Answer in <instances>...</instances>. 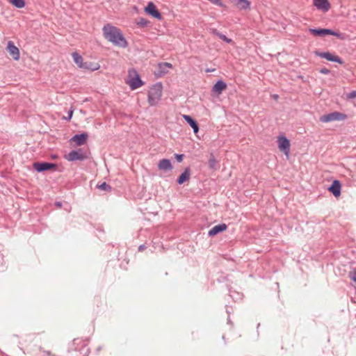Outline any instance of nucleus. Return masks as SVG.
Segmentation results:
<instances>
[{
  "label": "nucleus",
  "instance_id": "2f4dec72",
  "mask_svg": "<svg viewBox=\"0 0 356 356\" xmlns=\"http://www.w3.org/2000/svg\"><path fill=\"white\" fill-rule=\"evenodd\" d=\"M72 114H73V111H70V113H69V118L70 119L72 116Z\"/></svg>",
  "mask_w": 356,
  "mask_h": 356
},
{
  "label": "nucleus",
  "instance_id": "dca6fc26",
  "mask_svg": "<svg viewBox=\"0 0 356 356\" xmlns=\"http://www.w3.org/2000/svg\"><path fill=\"white\" fill-rule=\"evenodd\" d=\"M314 4L318 10L327 12L330 8L328 0H314Z\"/></svg>",
  "mask_w": 356,
  "mask_h": 356
},
{
  "label": "nucleus",
  "instance_id": "393cba45",
  "mask_svg": "<svg viewBox=\"0 0 356 356\" xmlns=\"http://www.w3.org/2000/svg\"><path fill=\"white\" fill-rule=\"evenodd\" d=\"M148 24H149V22L144 18H140L138 19V21L137 22V24L142 27L147 26Z\"/></svg>",
  "mask_w": 356,
  "mask_h": 356
},
{
  "label": "nucleus",
  "instance_id": "6e6552de",
  "mask_svg": "<svg viewBox=\"0 0 356 356\" xmlns=\"http://www.w3.org/2000/svg\"><path fill=\"white\" fill-rule=\"evenodd\" d=\"M86 157V154L81 149L72 151L64 156V158L68 161H82Z\"/></svg>",
  "mask_w": 356,
  "mask_h": 356
},
{
  "label": "nucleus",
  "instance_id": "39448f33",
  "mask_svg": "<svg viewBox=\"0 0 356 356\" xmlns=\"http://www.w3.org/2000/svg\"><path fill=\"white\" fill-rule=\"evenodd\" d=\"M309 31L314 36H325L327 35H334L340 40H344L346 38L345 34L339 32L334 31L328 29H309Z\"/></svg>",
  "mask_w": 356,
  "mask_h": 356
},
{
  "label": "nucleus",
  "instance_id": "5701e85b",
  "mask_svg": "<svg viewBox=\"0 0 356 356\" xmlns=\"http://www.w3.org/2000/svg\"><path fill=\"white\" fill-rule=\"evenodd\" d=\"M10 3L18 8H24L25 6L24 0H9Z\"/></svg>",
  "mask_w": 356,
  "mask_h": 356
},
{
  "label": "nucleus",
  "instance_id": "6ab92c4d",
  "mask_svg": "<svg viewBox=\"0 0 356 356\" xmlns=\"http://www.w3.org/2000/svg\"><path fill=\"white\" fill-rule=\"evenodd\" d=\"M88 134L84 133L80 135H75L73 136L70 141L74 142L76 145H82L86 143Z\"/></svg>",
  "mask_w": 356,
  "mask_h": 356
},
{
  "label": "nucleus",
  "instance_id": "f257e3e1",
  "mask_svg": "<svg viewBox=\"0 0 356 356\" xmlns=\"http://www.w3.org/2000/svg\"><path fill=\"white\" fill-rule=\"evenodd\" d=\"M102 31L104 38L114 46L122 49L129 46L128 41L119 28L107 24L102 28Z\"/></svg>",
  "mask_w": 356,
  "mask_h": 356
},
{
  "label": "nucleus",
  "instance_id": "c756f323",
  "mask_svg": "<svg viewBox=\"0 0 356 356\" xmlns=\"http://www.w3.org/2000/svg\"><path fill=\"white\" fill-rule=\"evenodd\" d=\"M320 72L322 74H327L330 73V70L327 68H323L320 70Z\"/></svg>",
  "mask_w": 356,
  "mask_h": 356
},
{
  "label": "nucleus",
  "instance_id": "20e7f679",
  "mask_svg": "<svg viewBox=\"0 0 356 356\" xmlns=\"http://www.w3.org/2000/svg\"><path fill=\"white\" fill-rule=\"evenodd\" d=\"M74 62L77 65L79 68L90 70H97L99 68L98 63L92 64V63H84L83 58L77 52H73L72 54Z\"/></svg>",
  "mask_w": 356,
  "mask_h": 356
},
{
  "label": "nucleus",
  "instance_id": "4be33fe9",
  "mask_svg": "<svg viewBox=\"0 0 356 356\" xmlns=\"http://www.w3.org/2000/svg\"><path fill=\"white\" fill-rule=\"evenodd\" d=\"M191 176V171L189 168H186L184 172L177 179V182L179 184H184L185 181H188Z\"/></svg>",
  "mask_w": 356,
  "mask_h": 356
},
{
  "label": "nucleus",
  "instance_id": "aec40b11",
  "mask_svg": "<svg viewBox=\"0 0 356 356\" xmlns=\"http://www.w3.org/2000/svg\"><path fill=\"white\" fill-rule=\"evenodd\" d=\"M183 118L193 128L194 133L197 134L199 131V127L197 122L190 115H184Z\"/></svg>",
  "mask_w": 356,
  "mask_h": 356
},
{
  "label": "nucleus",
  "instance_id": "a878e982",
  "mask_svg": "<svg viewBox=\"0 0 356 356\" xmlns=\"http://www.w3.org/2000/svg\"><path fill=\"white\" fill-rule=\"evenodd\" d=\"M98 188L106 191H110L111 190V187L106 182H104L102 184L99 185Z\"/></svg>",
  "mask_w": 356,
  "mask_h": 356
},
{
  "label": "nucleus",
  "instance_id": "7ed1b4c3",
  "mask_svg": "<svg viewBox=\"0 0 356 356\" xmlns=\"http://www.w3.org/2000/svg\"><path fill=\"white\" fill-rule=\"evenodd\" d=\"M126 83L129 86L131 90H136L144 84L135 70H130L129 71Z\"/></svg>",
  "mask_w": 356,
  "mask_h": 356
},
{
  "label": "nucleus",
  "instance_id": "f3484780",
  "mask_svg": "<svg viewBox=\"0 0 356 356\" xmlns=\"http://www.w3.org/2000/svg\"><path fill=\"white\" fill-rule=\"evenodd\" d=\"M227 226L225 223L219 224L218 225L214 226L209 231V236H213L216 234H218L220 232H222L225 230H227Z\"/></svg>",
  "mask_w": 356,
  "mask_h": 356
},
{
  "label": "nucleus",
  "instance_id": "a211bd4d",
  "mask_svg": "<svg viewBox=\"0 0 356 356\" xmlns=\"http://www.w3.org/2000/svg\"><path fill=\"white\" fill-rule=\"evenodd\" d=\"M226 88L227 84L224 81L220 80L218 81L213 86L212 92L216 94L217 95H220Z\"/></svg>",
  "mask_w": 356,
  "mask_h": 356
},
{
  "label": "nucleus",
  "instance_id": "b1692460",
  "mask_svg": "<svg viewBox=\"0 0 356 356\" xmlns=\"http://www.w3.org/2000/svg\"><path fill=\"white\" fill-rule=\"evenodd\" d=\"M216 159L214 157V156L211 154L210 158H209V168H211V169H214L215 166H216Z\"/></svg>",
  "mask_w": 356,
  "mask_h": 356
},
{
  "label": "nucleus",
  "instance_id": "473e14b6",
  "mask_svg": "<svg viewBox=\"0 0 356 356\" xmlns=\"http://www.w3.org/2000/svg\"><path fill=\"white\" fill-rule=\"evenodd\" d=\"M140 250H143V248L142 246H140Z\"/></svg>",
  "mask_w": 356,
  "mask_h": 356
},
{
  "label": "nucleus",
  "instance_id": "1a4fd4ad",
  "mask_svg": "<svg viewBox=\"0 0 356 356\" xmlns=\"http://www.w3.org/2000/svg\"><path fill=\"white\" fill-rule=\"evenodd\" d=\"M145 12L157 19H162L161 14L153 2L148 3L147 6L145 8Z\"/></svg>",
  "mask_w": 356,
  "mask_h": 356
},
{
  "label": "nucleus",
  "instance_id": "423d86ee",
  "mask_svg": "<svg viewBox=\"0 0 356 356\" xmlns=\"http://www.w3.org/2000/svg\"><path fill=\"white\" fill-rule=\"evenodd\" d=\"M346 118L347 115L346 114L335 111L321 116L320 121L327 123L332 121H341L346 120Z\"/></svg>",
  "mask_w": 356,
  "mask_h": 356
},
{
  "label": "nucleus",
  "instance_id": "f03ea898",
  "mask_svg": "<svg viewBox=\"0 0 356 356\" xmlns=\"http://www.w3.org/2000/svg\"><path fill=\"white\" fill-rule=\"evenodd\" d=\"M163 95V85L159 82L151 86L147 90V102L150 106H154L161 101Z\"/></svg>",
  "mask_w": 356,
  "mask_h": 356
},
{
  "label": "nucleus",
  "instance_id": "0eeeda50",
  "mask_svg": "<svg viewBox=\"0 0 356 356\" xmlns=\"http://www.w3.org/2000/svg\"><path fill=\"white\" fill-rule=\"evenodd\" d=\"M277 146L280 151L286 156L290 154V141L284 135H280L277 138Z\"/></svg>",
  "mask_w": 356,
  "mask_h": 356
},
{
  "label": "nucleus",
  "instance_id": "4468645a",
  "mask_svg": "<svg viewBox=\"0 0 356 356\" xmlns=\"http://www.w3.org/2000/svg\"><path fill=\"white\" fill-rule=\"evenodd\" d=\"M341 184L339 180L333 181L332 185L328 188V191L332 193L336 197L341 195Z\"/></svg>",
  "mask_w": 356,
  "mask_h": 356
},
{
  "label": "nucleus",
  "instance_id": "ddd939ff",
  "mask_svg": "<svg viewBox=\"0 0 356 356\" xmlns=\"http://www.w3.org/2000/svg\"><path fill=\"white\" fill-rule=\"evenodd\" d=\"M232 5L238 10H249L250 2L248 0H230Z\"/></svg>",
  "mask_w": 356,
  "mask_h": 356
},
{
  "label": "nucleus",
  "instance_id": "c85d7f7f",
  "mask_svg": "<svg viewBox=\"0 0 356 356\" xmlns=\"http://www.w3.org/2000/svg\"><path fill=\"white\" fill-rule=\"evenodd\" d=\"M183 154H175V158L178 162H181L183 161Z\"/></svg>",
  "mask_w": 356,
  "mask_h": 356
},
{
  "label": "nucleus",
  "instance_id": "72a5a7b5",
  "mask_svg": "<svg viewBox=\"0 0 356 356\" xmlns=\"http://www.w3.org/2000/svg\"><path fill=\"white\" fill-rule=\"evenodd\" d=\"M140 250H143V248L142 246H140Z\"/></svg>",
  "mask_w": 356,
  "mask_h": 356
},
{
  "label": "nucleus",
  "instance_id": "412c9836",
  "mask_svg": "<svg viewBox=\"0 0 356 356\" xmlns=\"http://www.w3.org/2000/svg\"><path fill=\"white\" fill-rule=\"evenodd\" d=\"M159 71L161 74H167L169 70L172 68V65L170 63H161L159 65Z\"/></svg>",
  "mask_w": 356,
  "mask_h": 356
},
{
  "label": "nucleus",
  "instance_id": "bb28decb",
  "mask_svg": "<svg viewBox=\"0 0 356 356\" xmlns=\"http://www.w3.org/2000/svg\"><path fill=\"white\" fill-rule=\"evenodd\" d=\"M218 37L222 40L223 41L226 42L227 43H232V39H229L228 38H227L225 35L223 34H221V33H218Z\"/></svg>",
  "mask_w": 356,
  "mask_h": 356
},
{
  "label": "nucleus",
  "instance_id": "9b49d317",
  "mask_svg": "<svg viewBox=\"0 0 356 356\" xmlns=\"http://www.w3.org/2000/svg\"><path fill=\"white\" fill-rule=\"evenodd\" d=\"M316 54L321 58H323L329 61L337 62L342 64L343 61L338 56L332 54L330 52H316Z\"/></svg>",
  "mask_w": 356,
  "mask_h": 356
},
{
  "label": "nucleus",
  "instance_id": "f8f14e48",
  "mask_svg": "<svg viewBox=\"0 0 356 356\" xmlns=\"http://www.w3.org/2000/svg\"><path fill=\"white\" fill-rule=\"evenodd\" d=\"M57 165L54 163H35L33 164L34 169L38 172H42L47 170L56 169Z\"/></svg>",
  "mask_w": 356,
  "mask_h": 356
},
{
  "label": "nucleus",
  "instance_id": "cd10ccee",
  "mask_svg": "<svg viewBox=\"0 0 356 356\" xmlns=\"http://www.w3.org/2000/svg\"><path fill=\"white\" fill-rule=\"evenodd\" d=\"M348 99H353L356 97V90L352 91L347 95Z\"/></svg>",
  "mask_w": 356,
  "mask_h": 356
},
{
  "label": "nucleus",
  "instance_id": "2eb2a0df",
  "mask_svg": "<svg viewBox=\"0 0 356 356\" xmlns=\"http://www.w3.org/2000/svg\"><path fill=\"white\" fill-rule=\"evenodd\" d=\"M158 168L161 171H170L172 169V165L169 159H163L159 161L158 163Z\"/></svg>",
  "mask_w": 356,
  "mask_h": 356
},
{
  "label": "nucleus",
  "instance_id": "9d476101",
  "mask_svg": "<svg viewBox=\"0 0 356 356\" xmlns=\"http://www.w3.org/2000/svg\"><path fill=\"white\" fill-rule=\"evenodd\" d=\"M6 50L15 60H18L20 58V53L13 41H9L7 44Z\"/></svg>",
  "mask_w": 356,
  "mask_h": 356
},
{
  "label": "nucleus",
  "instance_id": "7c9ffc66",
  "mask_svg": "<svg viewBox=\"0 0 356 356\" xmlns=\"http://www.w3.org/2000/svg\"><path fill=\"white\" fill-rule=\"evenodd\" d=\"M351 279L356 282V269L353 272Z\"/></svg>",
  "mask_w": 356,
  "mask_h": 356
}]
</instances>
